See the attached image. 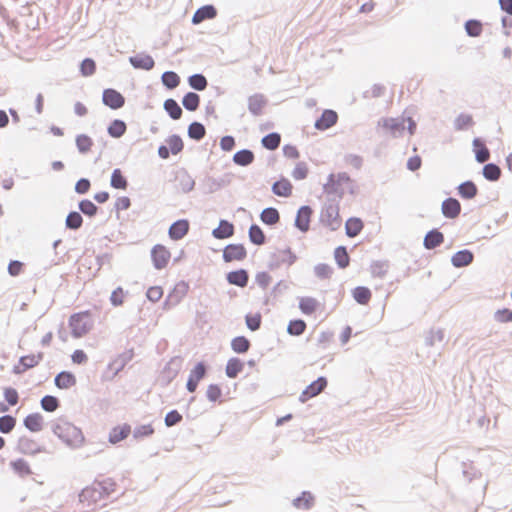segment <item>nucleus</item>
I'll return each instance as SVG.
<instances>
[{"instance_id":"f257e3e1","label":"nucleus","mask_w":512,"mask_h":512,"mask_svg":"<svg viewBox=\"0 0 512 512\" xmlns=\"http://www.w3.org/2000/svg\"><path fill=\"white\" fill-rule=\"evenodd\" d=\"M115 490L116 483L113 479H97L81 491L79 499L87 507H93L106 500Z\"/></svg>"},{"instance_id":"f03ea898","label":"nucleus","mask_w":512,"mask_h":512,"mask_svg":"<svg viewBox=\"0 0 512 512\" xmlns=\"http://www.w3.org/2000/svg\"><path fill=\"white\" fill-rule=\"evenodd\" d=\"M53 433L66 445L77 448L84 443V435L73 423L59 419L53 426Z\"/></svg>"},{"instance_id":"7ed1b4c3","label":"nucleus","mask_w":512,"mask_h":512,"mask_svg":"<svg viewBox=\"0 0 512 512\" xmlns=\"http://www.w3.org/2000/svg\"><path fill=\"white\" fill-rule=\"evenodd\" d=\"M69 327L73 337L80 338L86 335L93 327L92 314L90 311L75 313L69 318Z\"/></svg>"},{"instance_id":"20e7f679","label":"nucleus","mask_w":512,"mask_h":512,"mask_svg":"<svg viewBox=\"0 0 512 512\" xmlns=\"http://www.w3.org/2000/svg\"><path fill=\"white\" fill-rule=\"evenodd\" d=\"M320 222L331 231L338 230L342 225L340 206L338 203L327 204L320 215Z\"/></svg>"},{"instance_id":"39448f33","label":"nucleus","mask_w":512,"mask_h":512,"mask_svg":"<svg viewBox=\"0 0 512 512\" xmlns=\"http://www.w3.org/2000/svg\"><path fill=\"white\" fill-rule=\"evenodd\" d=\"M134 357V350L129 349L119 354L107 366L106 372L103 377L105 380L113 379L120 371L124 369L128 362Z\"/></svg>"},{"instance_id":"423d86ee","label":"nucleus","mask_w":512,"mask_h":512,"mask_svg":"<svg viewBox=\"0 0 512 512\" xmlns=\"http://www.w3.org/2000/svg\"><path fill=\"white\" fill-rule=\"evenodd\" d=\"M350 183L351 178L347 173L331 174L324 184V191L328 194H342V187Z\"/></svg>"},{"instance_id":"0eeeda50","label":"nucleus","mask_w":512,"mask_h":512,"mask_svg":"<svg viewBox=\"0 0 512 512\" xmlns=\"http://www.w3.org/2000/svg\"><path fill=\"white\" fill-rule=\"evenodd\" d=\"M327 384L328 382L325 377H319L302 391L299 396L300 402L305 403L309 399L316 397L327 387Z\"/></svg>"},{"instance_id":"6e6552de","label":"nucleus","mask_w":512,"mask_h":512,"mask_svg":"<svg viewBox=\"0 0 512 512\" xmlns=\"http://www.w3.org/2000/svg\"><path fill=\"white\" fill-rule=\"evenodd\" d=\"M151 256L155 268L163 269L168 265L171 258V253L165 246L158 244L153 247Z\"/></svg>"},{"instance_id":"1a4fd4ad","label":"nucleus","mask_w":512,"mask_h":512,"mask_svg":"<svg viewBox=\"0 0 512 512\" xmlns=\"http://www.w3.org/2000/svg\"><path fill=\"white\" fill-rule=\"evenodd\" d=\"M42 359V352L22 356L19 360V363L14 367V372L16 374H21L28 369L34 368L41 362Z\"/></svg>"},{"instance_id":"9d476101","label":"nucleus","mask_w":512,"mask_h":512,"mask_svg":"<svg viewBox=\"0 0 512 512\" xmlns=\"http://www.w3.org/2000/svg\"><path fill=\"white\" fill-rule=\"evenodd\" d=\"M247 255V251L242 244H229L223 251V259L226 262L241 261Z\"/></svg>"},{"instance_id":"9b49d317","label":"nucleus","mask_w":512,"mask_h":512,"mask_svg":"<svg viewBox=\"0 0 512 512\" xmlns=\"http://www.w3.org/2000/svg\"><path fill=\"white\" fill-rule=\"evenodd\" d=\"M103 102L111 109H119L124 105L125 99L118 91L106 89L103 92Z\"/></svg>"},{"instance_id":"f8f14e48","label":"nucleus","mask_w":512,"mask_h":512,"mask_svg":"<svg viewBox=\"0 0 512 512\" xmlns=\"http://www.w3.org/2000/svg\"><path fill=\"white\" fill-rule=\"evenodd\" d=\"M312 209L309 206H302L295 219L296 227L302 232H307L310 228Z\"/></svg>"},{"instance_id":"ddd939ff","label":"nucleus","mask_w":512,"mask_h":512,"mask_svg":"<svg viewBox=\"0 0 512 512\" xmlns=\"http://www.w3.org/2000/svg\"><path fill=\"white\" fill-rule=\"evenodd\" d=\"M338 115L335 111L324 110L321 117L315 122V128L318 130H327L337 123Z\"/></svg>"},{"instance_id":"4468645a","label":"nucleus","mask_w":512,"mask_h":512,"mask_svg":"<svg viewBox=\"0 0 512 512\" xmlns=\"http://www.w3.org/2000/svg\"><path fill=\"white\" fill-rule=\"evenodd\" d=\"M321 308V303L314 297H301L299 299V309L305 315H312Z\"/></svg>"},{"instance_id":"2eb2a0df","label":"nucleus","mask_w":512,"mask_h":512,"mask_svg":"<svg viewBox=\"0 0 512 512\" xmlns=\"http://www.w3.org/2000/svg\"><path fill=\"white\" fill-rule=\"evenodd\" d=\"M24 426L31 432H40L44 426V418L40 413H31L23 420Z\"/></svg>"},{"instance_id":"dca6fc26","label":"nucleus","mask_w":512,"mask_h":512,"mask_svg":"<svg viewBox=\"0 0 512 512\" xmlns=\"http://www.w3.org/2000/svg\"><path fill=\"white\" fill-rule=\"evenodd\" d=\"M131 433V426L129 424H122L115 426L109 433V442L111 444H117L120 441L126 439Z\"/></svg>"},{"instance_id":"f3484780","label":"nucleus","mask_w":512,"mask_h":512,"mask_svg":"<svg viewBox=\"0 0 512 512\" xmlns=\"http://www.w3.org/2000/svg\"><path fill=\"white\" fill-rule=\"evenodd\" d=\"M189 231V222L187 220H178L169 228V236L173 240L182 239Z\"/></svg>"},{"instance_id":"a211bd4d","label":"nucleus","mask_w":512,"mask_h":512,"mask_svg":"<svg viewBox=\"0 0 512 512\" xmlns=\"http://www.w3.org/2000/svg\"><path fill=\"white\" fill-rule=\"evenodd\" d=\"M10 467L13 470V472L21 478H25L33 474V471L28 461L22 458L11 461Z\"/></svg>"},{"instance_id":"6ab92c4d","label":"nucleus","mask_w":512,"mask_h":512,"mask_svg":"<svg viewBox=\"0 0 512 512\" xmlns=\"http://www.w3.org/2000/svg\"><path fill=\"white\" fill-rule=\"evenodd\" d=\"M461 211L460 203L457 199L448 198L442 203V213L447 218H456Z\"/></svg>"},{"instance_id":"aec40b11","label":"nucleus","mask_w":512,"mask_h":512,"mask_svg":"<svg viewBox=\"0 0 512 512\" xmlns=\"http://www.w3.org/2000/svg\"><path fill=\"white\" fill-rule=\"evenodd\" d=\"M76 384V377L73 373L63 371L55 377V385L59 389H69Z\"/></svg>"},{"instance_id":"412c9836","label":"nucleus","mask_w":512,"mask_h":512,"mask_svg":"<svg viewBox=\"0 0 512 512\" xmlns=\"http://www.w3.org/2000/svg\"><path fill=\"white\" fill-rule=\"evenodd\" d=\"M216 16V9L212 5H206L199 8L193 15L192 22L199 24L207 19H212Z\"/></svg>"},{"instance_id":"4be33fe9","label":"nucleus","mask_w":512,"mask_h":512,"mask_svg":"<svg viewBox=\"0 0 512 512\" xmlns=\"http://www.w3.org/2000/svg\"><path fill=\"white\" fill-rule=\"evenodd\" d=\"M212 234L217 239L229 238L234 234V226L226 220H221L219 226L213 230Z\"/></svg>"},{"instance_id":"5701e85b","label":"nucleus","mask_w":512,"mask_h":512,"mask_svg":"<svg viewBox=\"0 0 512 512\" xmlns=\"http://www.w3.org/2000/svg\"><path fill=\"white\" fill-rule=\"evenodd\" d=\"M248 279V273L244 269L232 271L227 275L228 282L239 287H245L248 283Z\"/></svg>"},{"instance_id":"b1692460","label":"nucleus","mask_w":512,"mask_h":512,"mask_svg":"<svg viewBox=\"0 0 512 512\" xmlns=\"http://www.w3.org/2000/svg\"><path fill=\"white\" fill-rule=\"evenodd\" d=\"M364 227L363 221L358 217H351L346 221L345 230L348 237H356Z\"/></svg>"},{"instance_id":"393cba45","label":"nucleus","mask_w":512,"mask_h":512,"mask_svg":"<svg viewBox=\"0 0 512 512\" xmlns=\"http://www.w3.org/2000/svg\"><path fill=\"white\" fill-rule=\"evenodd\" d=\"M451 261L455 267H464L473 261V254L469 250H461L452 256Z\"/></svg>"},{"instance_id":"a878e982","label":"nucleus","mask_w":512,"mask_h":512,"mask_svg":"<svg viewBox=\"0 0 512 512\" xmlns=\"http://www.w3.org/2000/svg\"><path fill=\"white\" fill-rule=\"evenodd\" d=\"M444 241V236L438 230H431L424 238V246L426 249H434Z\"/></svg>"},{"instance_id":"bb28decb","label":"nucleus","mask_w":512,"mask_h":512,"mask_svg":"<svg viewBox=\"0 0 512 512\" xmlns=\"http://www.w3.org/2000/svg\"><path fill=\"white\" fill-rule=\"evenodd\" d=\"M130 62L135 68H141L145 70H150L154 66V60L150 55H137L131 57Z\"/></svg>"},{"instance_id":"cd10ccee","label":"nucleus","mask_w":512,"mask_h":512,"mask_svg":"<svg viewBox=\"0 0 512 512\" xmlns=\"http://www.w3.org/2000/svg\"><path fill=\"white\" fill-rule=\"evenodd\" d=\"M292 188L289 180L281 179L274 183L272 190L278 196L288 197L292 194Z\"/></svg>"},{"instance_id":"c85d7f7f","label":"nucleus","mask_w":512,"mask_h":512,"mask_svg":"<svg viewBox=\"0 0 512 512\" xmlns=\"http://www.w3.org/2000/svg\"><path fill=\"white\" fill-rule=\"evenodd\" d=\"M476 160L480 163L486 162L490 157V152L486 145L480 139L473 141Z\"/></svg>"},{"instance_id":"c756f323","label":"nucleus","mask_w":512,"mask_h":512,"mask_svg":"<svg viewBox=\"0 0 512 512\" xmlns=\"http://www.w3.org/2000/svg\"><path fill=\"white\" fill-rule=\"evenodd\" d=\"M353 298L361 305H366L371 300L372 293L367 287L358 286L352 291Z\"/></svg>"},{"instance_id":"7c9ffc66","label":"nucleus","mask_w":512,"mask_h":512,"mask_svg":"<svg viewBox=\"0 0 512 512\" xmlns=\"http://www.w3.org/2000/svg\"><path fill=\"white\" fill-rule=\"evenodd\" d=\"M260 219L267 225H275L280 220L279 212L277 209L272 207L266 208L262 211Z\"/></svg>"},{"instance_id":"2f4dec72","label":"nucleus","mask_w":512,"mask_h":512,"mask_svg":"<svg viewBox=\"0 0 512 512\" xmlns=\"http://www.w3.org/2000/svg\"><path fill=\"white\" fill-rule=\"evenodd\" d=\"M243 362L238 358H231L226 365V375L235 378L243 370Z\"/></svg>"},{"instance_id":"473e14b6","label":"nucleus","mask_w":512,"mask_h":512,"mask_svg":"<svg viewBox=\"0 0 512 512\" xmlns=\"http://www.w3.org/2000/svg\"><path fill=\"white\" fill-rule=\"evenodd\" d=\"M314 497L310 492H303L301 496L294 499L293 505L298 509H309L313 506Z\"/></svg>"},{"instance_id":"72a5a7b5","label":"nucleus","mask_w":512,"mask_h":512,"mask_svg":"<svg viewBox=\"0 0 512 512\" xmlns=\"http://www.w3.org/2000/svg\"><path fill=\"white\" fill-rule=\"evenodd\" d=\"M264 106H265V100L262 96L254 95L249 98L248 108L252 114H254V115L261 114Z\"/></svg>"},{"instance_id":"f704fd0d","label":"nucleus","mask_w":512,"mask_h":512,"mask_svg":"<svg viewBox=\"0 0 512 512\" xmlns=\"http://www.w3.org/2000/svg\"><path fill=\"white\" fill-rule=\"evenodd\" d=\"M111 186L115 189L125 190L128 186L126 177L120 169H115L111 175Z\"/></svg>"},{"instance_id":"c9c22d12","label":"nucleus","mask_w":512,"mask_h":512,"mask_svg":"<svg viewBox=\"0 0 512 512\" xmlns=\"http://www.w3.org/2000/svg\"><path fill=\"white\" fill-rule=\"evenodd\" d=\"M477 191L478 189L476 185L471 181L464 182L458 187L460 196L466 199L474 198L477 194Z\"/></svg>"},{"instance_id":"e433bc0d","label":"nucleus","mask_w":512,"mask_h":512,"mask_svg":"<svg viewBox=\"0 0 512 512\" xmlns=\"http://www.w3.org/2000/svg\"><path fill=\"white\" fill-rule=\"evenodd\" d=\"M233 160L236 164L241 166L249 165L254 160V154L250 150H241L234 154Z\"/></svg>"},{"instance_id":"4c0bfd02","label":"nucleus","mask_w":512,"mask_h":512,"mask_svg":"<svg viewBox=\"0 0 512 512\" xmlns=\"http://www.w3.org/2000/svg\"><path fill=\"white\" fill-rule=\"evenodd\" d=\"M334 258L340 268H346L350 263V257L344 246H339L335 249Z\"/></svg>"},{"instance_id":"58836bf2","label":"nucleus","mask_w":512,"mask_h":512,"mask_svg":"<svg viewBox=\"0 0 512 512\" xmlns=\"http://www.w3.org/2000/svg\"><path fill=\"white\" fill-rule=\"evenodd\" d=\"M382 126L393 135L404 130V122L395 118H388L382 121Z\"/></svg>"},{"instance_id":"ea45409f","label":"nucleus","mask_w":512,"mask_h":512,"mask_svg":"<svg viewBox=\"0 0 512 512\" xmlns=\"http://www.w3.org/2000/svg\"><path fill=\"white\" fill-rule=\"evenodd\" d=\"M262 145L268 150H275L279 147L281 136L278 133H270L262 138Z\"/></svg>"},{"instance_id":"a19ab883","label":"nucleus","mask_w":512,"mask_h":512,"mask_svg":"<svg viewBox=\"0 0 512 512\" xmlns=\"http://www.w3.org/2000/svg\"><path fill=\"white\" fill-rule=\"evenodd\" d=\"M183 106L189 111H195L200 103V97L198 94L189 92L183 98Z\"/></svg>"},{"instance_id":"79ce46f5","label":"nucleus","mask_w":512,"mask_h":512,"mask_svg":"<svg viewBox=\"0 0 512 512\" xmlns=\"http://www.w3.org/2000/svg\"><path fill=\"white\" fill-rule=\"evenodd\" d=\"M126 132V124L122 120H114L108 127V133L114 138H119Z\"/></svg>"},{"instance_id":"37998d69","label":"nucleus","mask_w":512,"mask_h":512,"mask_svg":"<svg viewBox=\"0 0 512 512\" xmlns=\"http://www.w3.org/2000/svg\"><path fill=\"white\" fill-rule=\"evenodd\" d=\"M306 330V323L301 319L291 320L287 327L290 335L299 336Z\"/></svg>"},{"instance_id":"c03bdc74","label":"nucleus","mask_w":512,"mask_h":512,"mask_svg":"<svg viewBox=\"0 0 512 512\" xmlns=\"http://www.w3.org/2000/svg\"><path fill=\"white\" fill-rule=\"evenodd\" d=\"M231 347L236 353H245L250 347V342L244 336H239L232 340Z\"/></svg>"},{"instance_id":"a18cd8bd","label":"nucleus","mask_w":512,"mask_h":512,"mask_svg":"<svg viewBox=\"0 0 512 512\" xmlns=\"http://www.w3.org/2000/svg\"><path fill=\"white\" fill-rule=\"evenodd\" d=\"M249 239L252 243L256 245H262L265 243V235L258 225H252L250 227Z\"/></svg>"},{"instance_id":"49530a36","label":"nucleus","mask_w":512,"mask_h":512,"mask_svg":"<svg viewBox=\"0 0 512 512\" xmlns=\"http://www.w3.org/2000/svg\"><path fill=\"white\" fill-rule=\"evenodd\" d=\"M59 405V400L55 396L46 395L41 399V407L46 412L56 411Z\"/></svg>"},{"instance_id":"de8ad7c7","label":"nucleus","mask_w":512,"mask_h":512,"mask_svg":"<svg viewBox=\"0 0 512 512\" xmlns=\"http://www.w3.org/2000/svg\"><path fill=\"white\" fill-rule=\"evenodd\" d=\"M164 108L173 119H179L182 115V109L173 99H168L164 103Z\"/></svg>"},{"instance_id":"09e8293b","label":"nucleus","mask_w":512,"mask_h":512,"mask_svg":"<svg viewBox=\"0 0 512 512\" xmlns=\"http://www.w3.org/2000/svg\"><path fill=\"white\" fill-rule=\"evenodd\" d=\"M76 146L81 153L89 152L93 146V140L85 134L78 135L76 137Z\"/></svg>"},{"instance_id":"8fccbe9b","label":"nucleus","mask_w":512,"mask_h":512,"mask_svg":"<svg viewBox=\"0 0 512 512\" xmlns=\"http://www.w3.org/2000/svg\"><path fill=\"white\" fill-rule=\"evenodd\" d=\"M483 175L487 180L496 181L501 176V170L497 165L490 163L484 166Z\"/></svg>"},{"instance_id":"3c124183","label":"nucleus","mask_w":512,"mask_h":512,"mask_svg":"<svg viewBox=\"0 0 512 512\" xmlns=\"http://www.w3.org/2000/svg\"><path fill=\"white\" fill-rule=\"evenodd\" d=\"M205 127L199 122H193L189 125L188 134L192 139L200 140L205 136Z\"/></svg>"},{"instance_id":"603ef678","label":"nucleus","mask_w":512,"mask_h":512,"mask_svg":"<svg viewBox=\"0 0 512 512\" xmlns=\"http://www.w3.org/2000/svg\"><path fill=\"white\" fill-rule=\"evenodd\" d=\"M166 142L168 144L167 147H168L169 151L173 155H177L178 153H180L184 146L182 139L177 135H173V136L169 137L166 140Z\"/></svg>"},{"instance_id":"864d4df0","label":"nucleus","mask_w":512,"mask_h":512,"mask_svg":"<svg viewBox=\"0 0 512 512\" xmlns=\"http://www.w3.org/2000/svg\"><path fill=\"white\" fill-rule=\"evenodd\" d=\"M466 32L471 37H478L482 33V23L478 20H469L465 24Z\"/></svg>"},{"instance_id":"5fc2aeb1","label":"nucleus","mask_w":512,"mask_h":512,"mask_svg":"<svg viewBox=\"0 0 512 512\" xmlns=\"http://www.w3.org/2000/svg\"><path fill=\"white\" fill-rule=\"evenodd\" d=\"M162 82L166 87L173 89L179 85L180 78L175 72L167 71L162 75Z\"/></svg>"},{"instance_id":"6e6d98bb","label":"nucleus","mask_w":512,"mask_h":512,"mask_svg":"<svg viewBox=\"0 0 512 512\" xmlns=\"http://www.w3.org/2000/svg\"><path fill=\"white\" fill-rule=\"evenodd\" d=\"M16 425V419L11 415L0 417V431L2 433H10Z\"/></svg>"},{"instance_id":"4d7b16f0","label":"nucleus","mask_w":512,"mask_h":512,"mask_svg":"<svg viewBox=\"0 0 512 512\" xmlns=\"http://www.w3.org/2000/svg\"><path fill=\"white\" fill-rule=\"evenodd\" d=\"M154 433V428L151 424L140 425L135 428L133 432V437L135 439H142L145 437H149Z\"/></svg>"},{"instance_id":"13d9d810","label":"nucleus","mask_w":512,"mask_h":512,"mask_svg":"<svg viewBox=\"0 0 512 512\" xmlns=\"http://www.w3.org/2000/svg\"><path fill=\"white\" fill-rule=\"evenodd\" d=\"M473 118L468 114H461L455 120V127L457 130H465L473 125Z\"/></svg>"},{"instance_id":"bf43d9fd","label":"nucleus","mask_w":512,"mask_h":512,"mask_svg":"<svg viewBox=\"0 0 512 512\" xmlns=\"http://www.w3.org/2000/svg\"><path fill=\"white\" fill-rule=\"evenodd\" d=\"M189 84L192 88L202 91L207 87V80L201 74H195L189 77Z\"/></svg>"},{"instance_id":"052dcab7","label":"nucleus","mask_w":512,"mask_h":512,"mask_svg":"<svg viewBox=\"0 0 512 512\" xmlns=\"http://www.w3.org/2000/svg\"><path fill=\"white\" fill-rule=\"evenodd\" d=\"M83 222L82 216L78 212H71L66 218V226L70 229H78Z\"/></svg>"},{"instance_id":"680f3d73","label":"nucleus","mask_w":512,"mask_h":512,"mask_svg":"<svg viewBox=\"0 0 512 512\" xmlns=\"http://www.w3.org/2000/svg\"><path fill=\"white\" fill-rule=\"evenodd\" d=\"M80 71L85 77L93 75L96 71V64L94 60L90 58L84 59L80 65Z\"/></svg>"},{"instance_id":"e2e57ef3","label":"nucleus","mask_w":512,"mask_h":512,"mask_svg":"<svg viewBox=\"0 0 512 512\" xmlns=\"http://www.w3.org/2000/svg\"><path fill=\"white\" fill-rule=\"evenodd\" d=\"M345 164L355 170L361 169L363 165V159L359 155L348 154L344 157Z\"/></svg>"},{"instance_id":"0e129e2a","label":"nucleus","mask_w":512,"mask_h":512,"mask_svg":"<svg viewBox=\"0 0 512 512\" xmlns=\"http://www.w3.org/2000/svg\"><path fill=\"white\" fill-rule=\"evenodd\" d=\"M3 395L5 400L10 406H15L19 401V394L16 389L7 387L4 388Z\"/></svg>"},{"instance_id":"69168bd1","label":"nucleus","mask_w":512,"mask_h":512,"mask_svg":"<svg viewBox=\"0 0 512 512\" xmlns=\"http://www.w3.org/2000/svg\"><path fill=\"white\" fill-rule=\"evenodd\" d=\"M82 213L88 216H94L97 213V206L90 200H83L79 204Z\"/></svg>"},{"instance_id":"338daca9","label":"nucleus","mask_w":512,"mask_h":512,"mask_svg":"<svg viewBox=\"0 0 512 512\" xmlns=\"http://www.w3.org/2000/svg\"><path fill=\"white\" fill-rule=\"evenodd\" d=\"M494 317L500 323L512 322V310L508 308L497 310Z\"/></svg>"},{"instance_id":"774afa93","label":"nucleus","mask_w":512,"mask_h":512,"mask_svg":"<svg viewBox=\"0 0 512 512\" xmlns=\"http://www.w3.org/2000/svg\"><path fill=\"white\" fill-rule=\"evenodd\" d=\"M206 395L210 401L216 402L221 398L222 390L218 385L211 384L207 388Z\"/></svg>"}]
</instances>
